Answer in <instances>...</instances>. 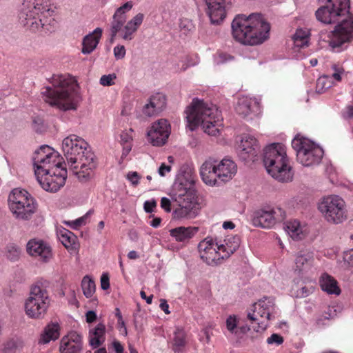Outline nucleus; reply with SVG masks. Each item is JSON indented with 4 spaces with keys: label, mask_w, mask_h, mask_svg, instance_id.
<instances>
[{
    "label": "nucleus",
    "mask_w": 353,
    "mask_h": 353,
    "mask_svg": "<svg viewBox=\"0 0 353 353\" xmlns=\"http://www.w3.org/2000/svg\"><path fill=\"white\" fill-rule=\"evenodd\" d=\"M334 85L332 77L330 75H323L320 77L316 81V90L319 93H323Z\"/></svg>",
    "instance_id": "a19ab883"
},
{
    "label": "nucleus",
    "mask_w": 353,
    "mask_h": 353,
    "mask_svg": "<svg viewBox=\"0 0 353 353\" xmlns=\"http://www.w3.org/2000/svg\"><path fill=\"white\" fill-rule=\"evenodd\" d=\"M179 27L181 30L183 31L185 34L192 31L194 29V25L192 22L187 19L181 20Z\"/></svg>",
    "instance_id": "864d4df0"
},
{
    "label": "nucleus",
    "mask_w": 353,
    "mask_h": 353,
    "mask_svg": "<svg viewBox=\"0 0 353 353\" xmlns=\"http://www.w3.org/2000/svg\"><path fill=\"white\" fill-rule=\"evenodd\" d=\"M292 146L296 152L297 161L303 166H312L321 162L323 150L310 139L298 135L292 141Z\"/></svg>",
    "instance_id": "f8f14e48"
},
{
    "label": "nucleus",
    "mask_w": 353,
    "mask_h": 353,
    "mask_svg": "<svg viewBox=\"0 0 353 353\" xmlns=\"http://www.w3.org/2000/svg\"><path fill=\"white\" fill-rule=\"evenodd\" d=\"M229 0H208L205 1L207 5V14L212 24H219L226 16L225 6Z\"/></svg>",
    "instance_id": "b1692460"
},
{
    "label": "nucleus",
    "mask_w": 353,
    "mask_h": 353,
    "mask_svg": "<svg viewBox=\"0 0 353 353\" xmlns=\"http://www.w3.org/2000/svg\"><path fill=\"white\" fill-rule=\"evenodd\" d=\"M105 326L103 323H98L94 327L89 330L88 341L92 348H97L105 340Z\"/></svg>",
    "instance_id": "7c9ffc66"
},
{
    "label": "nucleus",
    "mask_w": 353,
    "mask_h": 353,
    "mask_svg": "<svg viewBox=\"0 0 353 353\" xmlns=\"http://www.w3.org/2000/svg\"><path fill=\"white\" fill-rule=\"evenodd\" d=\"M85 317L88 323H92L97 319V314L94 311L90 310L86 312Z\"/></svg>",
    "instance_id": "338daca9"
},
{
    "label": "nucleus",
    "mask_w": 353,
    "mask_h": 353,
    "mask_svg": "<svg viewBox=\"0 0 353 353\" xmlns=\"http://www.w3.org/2000/svg\"><path fill=\"white\" fill-rule=\"evenodd\" d=\"M190 198L188 200L179 201V205L174 209L172 212V218L175 220L192 219L195 218L199 214L201 208L198 199L194 197V194H190Z\"/></svg>",
    "instance_id": "6ab92c4d"
},
{
    "label": "nucleus",
    "mask_w": 353,
    "mask_h": 353,
    "mask_svg": "<svg viewBox=\"0 0 353 353\" xmlns=\"http://www.w3.org/2000/svg\"><path fill=\"white\" fill-rule=\"evenodd\" d=\"M343 117L346 119H352L353 118V105H348L346 107L345 111L343 112Z\"/></svg>",
    "instance_id": "69168bd1"
},
{
    "label": "nucleus",
    "mask_w": 353,
    "mask_h": 353,
    "mask_svg": "<svg viewBox=\"0 0 353 353\" xmlns=\"http://www.w3.org/2000/svg\"><path fill=\"white\" fill-rule=\"evenodd\" d=\"M59 241L64 247L70 251H76L78 249L77 236L70 230L63 228L57 232Z\"/></svg>",
    "instance_id": "473e14b6"
},
{
    "label": "nucleus",
    "mask_w": 353,
    "mask_h": 353,
    "mask_svg": "<svg viewBox=\"0 0 353 353\" xmlns=\"http://www.w3.org/2000/svg\"><path fill=\"white\" fill-rule=\"evenodd\" d=\"M338 263L343 268L353 267V248L343 252L342 259H339Z\"/></svg>",
    "instance_id": "37998d69"
},
{
    "label": "nucleus",
    "mask_w": 353,
    "mask_h": 353,
    "mask_svg": "<svg viewBox=\"0 0 353 353\" xmlns=\"http://www.w3.org/2000/svg\"><path fill=\"white\" fill-rule=\"evenodd\" d=\"M156 206H157V203L154 199L145 201L143 204L144 210L148 213H150V212H153V210L156 208Z\"/></svg>",
    "instance_id": "bf43d9fd"
},
{
    "label": "nucleus",
    "mask_w": 353,
    "mask_h": 353,
    "mask_svg": "<svg viewBox=\"0 0 353 353\" xmlns=\"http://www.w3.org/2000/svg\"><path fill=\"white\" fill-rule=\"evenodd\" d=\"M8 202L10 212L18 220H29L37 210V202L24 189H13L9 194Z\"/></svg>",
    "instance_id": "9d476101"
},
{
    "label": "nucleus",
    "mask_w": 353,
    "mask_h": 353,
    "mask_svg": "<svg viewBox=\"0 0 353 353\" xmlns=\"http://www.w3.org/2000/svg\"><path fill=\"white\" fill-rule=\"evenodd\" d=\"M117 315L119 316V329L122 332V333H123V334L124 336H127V334H128L127 327H126V326L125 325L124 321L122 319V316H121V315L120 314H118Z\"/></svg>",
    "instance_id": "e2e57ef3"
},
{
    "label": "nucleus",
    "mask_w": 353,
    "mask_h": 353,
    "mask_svg": "<svg viewBox=\"0 0 353 353\" xmlns=\"http://www.w3.org/2000/svg\"><path fill=\"white\" fill-rule=\"evenodd\" d=\"M198 249L201 259L208 265L214 266L221 263L216 240L208 236L199 243Z\"/></svg>",
    "instance_id": "a211bd4d"
},
{
    "label": "nucleus",
    "mask_w": 353,
    "mask_h": 353,
    "mask_svg": "<svg viewBox=\"0 0 353 353\" xmlns=\"http://www.w3.org/2000/svg\"><path fill=\"white\" fill-rule=\"evenodd\" d=\"M172 347L175 352H181L186 345V334L181 328H176L172 340Z\"/></svg>",
    "instance_id": "e433bc0d"
},
{
    "label": "nucleus",
    "mask_w": 353,
    "mask_h": 353,
    "mask_svg": "<svg viewBox=\"0 0 353 353\" xmlns=\"http://www.w3.org/2000/svg\"><path fill=\"white\" fill-rule=\"evenodd\" d=\"M171 171V166L169 165H166L165 163H163L161 164L159 170H158V174L163 177L166 176L168 173H169Z\"/></svg>",
    "instance_id": "680f3d73"
},
{
    "label": "nucleus",
    "mask_w": 353,
    "mask_h": 353,
    "mask_svg": "<svg viewBox=\"0 0 353 353\" xmlns=\"http://www.w3.org/2000/svg\"><path fill=\"white\" fill-rule=\"evenodd\" d=\"M332 74L330 75L332 77V81H336V82H340L342 80L343 76L345 74V70L343 67L333 65L332 66Z\"/></svg>",
    "instance_id": "c03bdc74"
},
{
    "label": "nucleus",
    "mask_w": 353,
    "mask_h": 353,
    "mask_svg": "<svg viewBox=\"0 0 353 353\" xmlns=\"http://www.w3.org/2000/svg\"><path fill=\"white\" fill-rule=\"evenodd\" d=\"M310 31L307 28L297 29L293 36L295 46L303 48L307 46L309 42Z\"/></svg>",
    "instance_id": "58836bf2"
},
{
    "label": "nucleus",
    "mask_w": 353,
    "mask_h": 353,
    "mask_svg": "<svg viewBox=\"0 0 353 353\" xmlns=\"http://www.w3.org/2000/svg\"><path fill=\"white\" fill-rule=\"evenodd\" d=\"M102 33L103 29L97 28L83 37L81 49V52L83 54H89L97 48L102 37Z\"/></svg>",
    "instance_id": "cd10ccee"
},
{
    "label": "nucleus",
    "mask_w": 353,
    "mask_h": 353,
    "mask_svg": "<svg viewBox=\"0 0 353 353\" xmlns=\"http://www.w3.org/2000/svg\"><path fill=\"white\" fill-rule=\"evenodd\" d=\"M274 306V300L270 297H265L252 305V309L248 312L247 316L254 332L262 333L267 329Z\"/></svg>",
    "instance_id": "9b49d317"
},
{
    "label": "nucleus",
    "mask_w": 353,
    "mask_h": 353,
    "mask_svg": "<svg viewBox=\"0 0 353 353\" xmlns=\"http://www.w3.org/2000/svg\"><path fill=\"white\" fill-rule=\"evenodd\" d=\"M126 178L133 186H137L139 183L141 176L137 172H129Z\"/></svg>",
    "instance_id": "6e6d98bb"
},
{
    "label": "nucleus",
    "mask_w": 353,
    "mask_h": 353,
    "mask_svg": "<svg viewBox=\"0 0 353 353\" xmlns=\"http://www.w3.org/2000/svg\"><path fill=\"white\" fill-rule=\"evenodd\" d=\"M267 343L269 345H279L283 343V338L278 334H272L267 339Z\"/></svg>",
    "instance_id": "5fc2aeb1"
},
{
    "label": "nucleus",
    "mask_w": 353,
    "mask_h": 353,
    "mask_svg": "<svg viewBox=\"0 0 353 353\" xmlns=\"http://www.w3.org/2000/svg\"><path fill=\"white\" fill-rule=\"evenodd\" d=\"M350 8V0H327L325 4L315 12V16L323 23H334L349 14Z\"/></svg>",
    "instance_id": "4468645a"
},
{
    "label": "nucleus",
    "mask_w": 353,
    "mask_h": 353,
    "mask_svg": "<svg viewBox=\"0 0 353 353\" xmlns=\"http://www.w3.org/2000/svg\"><path fill=\"white\" fill-rule=\"evenodd\" d=\"M170 125L168 120L160 119L152 123L147 132V139L153 146L163 145L170 134Z\"/></svg>",
    "instance_id": "f3484780"
},
{
    "label": "nucleus",
    "mask_w": 353,
    "mask_h": 353,
    "mask_svg": "<svg viewBox=\"0 0 353 353\" xmlns=\"http://www.w3.org/2000/svg\"><path fill=\"white\" fill-rule=\"evenodd\" d=\"M237 172V165L230 158L221 161L210 158L205 161L200 168V175L203 183L209 186H215L218 179L227 182Z\"/></svg>",
    "instance_id": "6e6552de"
},
{
    "label": "nucleus",
    "mask_w": 353,
    "mask_h": 353,
    "mask_svg": "<svg viewBox=\"0 0 353 353\" xmlns=\"http://www.w3.org/2000/svg\"><path fill=\"white\" fill-rule=\"evenodd\" d=\"M270 24L259 13L246 17L239 15L232 22V35L235 40L245 45H259L269 37Z\"/></svg>",
    "instance_id": "39448f33"
},
{
    "label": "nucleus",
    "mask_w": 353,
    "mask_h": 353,
    "mask_svg": "<svg viewBox=\"0 0 353 353\" xmlns=\"http://www.w3.org/2000/svg\"><path fill=\"white\" fill-rule=\"evenodd\" d=\"M21 254L20 247L11 245L8 248V257L12 261H17Z\"/></svg>",
    "instance_id": "a18cd8bd"
},
{
    "label": "nucleus",
    "mask_w": 353,
    "mask_h": 353,
    "mask_svg": "<svg viewBox=\"0 0 353 353\" xmlns=\"http://www.w3.org/2000/svg\"><path fill=\"white\" fill-rule=\"evenodd\" d=\"M284 230L293 240L296 241L301 240L307 233L306 227L302 225L297 220L287 221L285 223Z\"/></svg>",
    "instance_id": "c756f323"
},
{
    "label": "nucleus",
    "mask_w": 353,
    "mask_h": 353,
    "mask_svg": "<svg viewBox=\"0 0 353 353\" xmlns=\"http://www.w3.org/2000/svg\"><path fill=\"white\" fill-rule=\"evenodd\" d=\"M239 157L243 160L252 159L260 152V145L252 135L243 134L237 147Z\"/></svg>",
    "instance_id": "412c9836"
},
{
    "label": "nucleus",
    "mask_w": 353,
    "mask_h": 353,
    "mask_svg": "<svg viewBox=\"0 0 353 353\" xmlns=\"http://www.w3.org/2000/svg\"><path fill=\"white\" fill-rule=\"evenodd\" d=\"M344 17L328 33L329 46L332 49L340 48L353 40V15L348 14Z\"/></svg>",
    "instance_id": "2eb2a0df"
},
{
    "label": "nucleus",
    "mask_w": 353,
    "mask_h": 353,
    "mask_svg": "<svg viewBox=\"0 0 353 353\" xmlns=\"http://www.w3.org/2000/svg\"><path fill=\"white\" fill-rule=\"evenodd\" d=\"M161 208L166 212H170L171 201L167 197H162L161 199Z\"/></svg>",
    "instance_id": "052dcab7"
},
{
    "label": "nucleus",
    "mask_w": 353,
    "mask_h": 353,
    "mask_svg": "<svg viewBox=\"0 0 353 353\" xmlns=\"http://www.w3.org/2000/svg\"><path fill=\"white\" fill-rule=\"evenodd\" d=\"M101 288L103 290L110 288V278L108 273H103L101 276Z\"/></svg>",
    "instance_id": "13d9d810"
},
{
    "label": "nucleus",
    "mask_w": 353,
    "mask_h": 353,
    "mask_svg": "<svg viewBox=\"0 0 353 353\" xmlns=\"http://www.w3.org/2000/svg\"><path fill=\"white\" fill-rule=\"evenodd\" d=\"M83 350L82 334L71 331L63 336L60 341V353H81Z\"/></svg>",
    "instance_id": "4be33fe9"
},
{
    "label": "nucleus",
    "mask_w": 353,
    "mask_h": 353,
    "mask_svg": "<svg viewBox=\"0 0 353 353\" xmlns=\"http://www.w3.org/2000/svg\"><path fill=\"white\" fill-rule=\"evenodd\" d=\"M317 209L323 219L331 225L341 224L348 219L346 202L336 194L323 196L318 202Z\"/></svg>",
    "instance_id": "1a4fd4ad"
},
{
    "label": "nucleus",
    "mask_w": 353,
    "mask_h": 353,
    "mask_svg": "<svg viewBox=\"0 0 353 353\" xmlns=\"http://www.w3.org/2000/svg\"><path fill=\"white\" fill-rule=\"evenodd\" d=\"M173 190L176 199L179 201L188 200L190 196V194H194V197L196 199L198 196L196 195V190L191 187L190 184L186 182L183 183L181 181L176 182L174 184Z\"/></svg>",
    "instance_id": "72a5a7b5"
},
{
    "label": "nucleus",
    "mask_w": 353,
    "mask_h": 353,
    "mask_svg": "<svg viewBox=\"0 0 353 353\" xmlns=\"http://www.w3.org/2000/svg\"><path fill=\"white\" fill-rule=\"evenodd\" d=\"M149 103L152 104L153 108L156 109L159 112L162 111L166 105V98L165 96L162 93H157L152 96L149 99Z\"/></svg>",
    "instance_id": "79ce46f5"
},
{
    "label": "nucleus",
    "mask_w": 353,
    "mask_h": 353,
    "mask_svg": "<svg viewBox=\"0 0 353 353\" xmlns=\"http://www.w3.org/2000/svg\"><path fill=\"white\" fill-rule=\"evenodd\" d=\"M133 7L132 1H127L123 5L118 8L112 16L111 23H114V28L117 30V28L121 25L122 22L126 21V13L131 10Z\"/></svg>",
    "instance_id": "f704fd0d"
},
{
    "label": "nucleus",
    "mask_w": 353,
    "mask_h": 353,
    "mask_svg": "<svg viewBox=\"0 0 353 353\" xmlns=\"http://www.w3.org/2000/svg\"><path fill=\"white\" fill-rule=\"evenodd\" d=\"M87 214L73 221H65V223L72 229L77 230L86 224Z\"/></svg>",
    "instance_id": "de8ad7c7"
},
{
    "label": "nucleus",
    "mask_w": 353,
    "mask_h": 353,
    "mask_svg": "<svg viewBox=\"0 0 353 353\" xmlns=\"http://www.w3.org/2000/svg\"><path fill=\"white\" fill-rule=\"evenodd\" d=\"M112 345L115 351V353H123V347L119 341L117 340L114 341L112 343Z\"/></svg>",
    "instance_id": "0e129e2a"
},
{
    "label": "nucleus",
    "mask_w": 353,
    "mask_h": 353,
    "mask_svg": "<svg viewBox=\"0 0 353 353\" xmlns=\"http://www.w3.org/2000/svg\"><path fill=\"white\" fill-rule=\"evenodd\" d=\"M234 60V57L226 53H219L215 58L214 61L216 64H223Z\"/></svg>",
    "instance_id": "603ef678"
},
{
    "label": "nucleus",
    "mask_w": 353,
    "mask_h": 353,
    "mask_svg": "<svg viewBox=\"0 0 353 353\" xmlns=\"http://www.w3.org/2000/svg\"><path fill=\"white\" fill-rule=\"evenodd\" d=\"M318 283L321 290L327 295L338 296L341 294L339 283L327 272L320 275Z\"/></svg>",
    "instance_id": "bb28decb"
},
{
    "label": "nucleus",
    "mask_w": 353,
    "mask_h": 353,
    "mask_svg": "<svg viewBox=\"0 0 353 353\" xmlns=\"http://www.w3.org/2000/svg\"><path fill=\"white\" fill-rule=\"evenodd\" d=\"M285 217V211L280 207H276L268 210L258 211L254 217L253 222L256 226L263 228H270L277 221L283 220Z\"/></svg>",
    "instance_id": "aec40b11"
},
{
    "label": "nucleus",
    "mask_w": 353,
    "mask_h": 353,
    "mask_svg": "<svg viewBox=\"0 0 353 353\" xmlns=\"http://www.w3.org/2000/svg\"><path fill=\"white\" fill-rule=\"evenodd\" d=\"M239 323V319L236 315H230L226 319V328L232 334L235 332Z\"/></svg>",
    "instance_id": "49530a36"
},
{
    "label": "nucleus",
    "mask_w": 353,
    "mask_h": 353,
    "mask_svg": "<svg viewBox=\"0 0 353 353\" xmlns=\"http://www.w3.org/2000/svg\"><path fill=\"white\" fill-rule=\"evenodd\" d=\"M199 228L193 226H179L170 230V235L177 242H185L193 238Z\"/></svg>",
    "instance_id": "c85d7f7f"
},
{
    "label": "nucleus",
    "mask_w": 353,
    "mask_h": 353,
    "mask_svg": "<svg viewBox=\"0 0 353 353\" xmlns=\"http://www.w3.org/2000/svg\"><path fill=\"white\" fill-rule=\"evenodd\" d=\"M62 150L69 169L81 182H86L94 176L96 168L94 154L88 143L76 134H70L62 141Z\"/></svg>",
    "instance_id": "f03ea898"
},
{
    "label": "nucleus",
    "mask_w": 353,
    "mask_h": 353,
    "mask_svg": "<svg viewBox=\"0 0 353 353\" xmlns=\"http://www.w3.org/2000/svg\"><path fill=\"white\" fill-rule=\"evenodd\" d=\"M60 336V325L57 322H51L45 327L39 339V344H48L56 341Z\"/></svg>",
    "instance_id": "2f4dec72"
},
{
    "label": "nucleus",
    "mask_w": 353,
    "mask_h": 353,
    "mask_svg": "<svg viewBox=\"0 0 353 353\" xmlns=\"http://www.w3.org/2000/svg\"><path fill=\"white\" fill-rule=\"evenodd\" d=\"M134 130L132 128L122 131L120 134L122 144H130L133 139Z\"/></svg>",
    "instance_id": "09e8293b"
},
{
    "label": "nucleus",
    "mask_w": 353,
    "mask_h": 353,
    "mask_svg": "<svg viewBox=\"0 0 353 353\" xmlns=\"http://www.w3.org/2000/svg\"><path fill=\"white\" fill-rule=\"evenodd\" d=\"M27 252L43 262L49 261L52 257L50 246L42 240L31 239L26 245Z\"/></svg>",
    "instance_id": "5701e85b"
},
{
    "label": "nucleus",
    "mask_w": 353,
    "mask_h": 353,
    "mask_svg": "<svg viewBox=\"0 0 353 353\" xmlns=\"http://www.w3.org/2000/svg\"><path fill=\"white\" fill-rule=\"evenodd\" d=\"M221 261L229 258L240 246L241 241L238 236L227 235L224 239L216 241Z\"/></svg>",
    "instance_id": "393cba45"
},
{
    "label": "nucleus",
    "mask_w": 353,
    "mask_h": 353,
    "mask_svg": "<svg viewBox=\"0 0 353 353\" xmlns=\"http://www.w3.org/2000/svg\"><path fill=\"white\" fill-rule=\"evenodd\" d=\"M259 109L257 101L248 97H240L235 107L236 113L248 119H252Z\"/></svg>",
    "instance_id": "a878e982"
},
{
    "label": "nucleus",
    "mask_w": 353,
    "mask_h": 353,
    "mask_svg": "<svg viewBox=\"0 0 353 353\" xmlns=\"http://www.w3.org/2000/svg\"><path fill=\"white\" fill-rule=\"evenodd\" d=\"M52 14L48 0H25L19 18L23 26L36 32L50 21Z\"/></svg>",
    "instance_id": "0eeeda50"
},
{
    "label": "nucleus",
    "mask_w": 353,
    "mask_h": 353,
    "mask_svg": "<svg viewBox=\"0 0 353 353\" xmlns=\"http://www.w3.org/2000/svg\"><path fill=\"white\" fill-rule=\"evenodd\" d=\"M117 75L114 73L103 75L100 79V83L103 86H110L114 84Z\"/></svg>",
    "instance_id": "8fccbe9b"
},
{
    "label": "nucleus",
    "mask_w": 353,
    "mask_h": 353,
    "mask_svg": "<svg viewBox=\"0 0 353 353\" xmlns=\"http://www.w3.org/2000/svg\"><path fill=\"white\" fill-rule=\"evenodd\" d=\"M200 63V57L198 54H188L180 60L177 72H185L189 68L194 67Z\"/></svg>",
    "instance_id": "4c0bfd02"
},
{
    "label": "nucleus",
    "mask_w": 353,
    "mask_h": 353,
    "mask_svg": "<svg viewBox=\"0 0 353 353\" xmlns=\"http://www.w3.org/2000/svg\"><path fill=\"white\" fill-rule=\"evenodd\" d=\"M50 302L47 290L39 285H33L24 303L26 314L33 319H43L46 314Z\"/></svg>",
    "instance_id": "ddd939ff"
},
{
    "label": "nucleus",
    "mask_w": 353,
    "mask_h": 353,
    "mask_svg": "<svg viewBox=\"0 0 353 353\" xmlns=\"http://www.w3.org/2000/svg\"><path fill=\"white\" fill-rule=\"evenodd\" d=\"M144 15L142 13H138L130 19L126 23L122 22L119 28L117 30L114 28V23L110 24V41L113 42L117 35H119L123 40L132 41L134 34L143 21Z\"/></svg>",
    "instance_id": "dca6fc26"
},
{
    "label": "nucleus",
    "mask_w": 353,
    "mask_h": 353,
    "mask_svg": "<svg viewBox=\"0 0 353 353\" xmlns=\"http://www.w3.org/2000/svg\"><path fill=\"white\" fill-rule=\"evenodd\" d=\"M184 113L186 128L190 131L194 130L201 125L203 132L208 135L217 137L220 134L223 128V117L216 106L194 98Z\"/></svg>",
    "instance_id": "20e7f679"
},
{
    "label": "nucleus",
    "mask_w": 353,
    "mask_h": 353,
    "mask_svg": "<svg viewBox=\"0 0 353 353\" xmlns=\"http://www.w3.org/2000/svg\"><path fill=\"white\" fill-rule=\"evenodd\" d=\"M114 57L117 60L124 59L126 54V50L123 45L118 44L113 49Z\"/></svg>",
    "instance_id": "3c124183"
},
{
    "label": "nucleus",
    "mask_w": 353,
    "mask_h": 353,
    "mask_svg": "<svg viewBox=\"0 0 353 353\" xmlns=\"http://www.w3.org/2000/svg\"><path fill=\"white\" fill-rule=\"evenodd\" d=\"M313 257L310 254L299 253L295 258V270L301 272L312 266Z\"/></svg>",
    "instance_id": "c9c22d12"
},
{
    "label": "nucleus",
    "mask_w": 353,
    "mask_h": 353,
    "mask_svg": "<svg viewBox=\"0 0 353 353\" xmlns=\"http://www.w3.org/2000/svg\"><path fill=\"white\" fill-rule=\"evenodd\" d=\"M36 179L46 191L55 192L65 185L67 170L62 157L48 145H42L32 157Z\"/></svg>",
    "instance_id": "f257e3e1"
},
{
    "label": "nucleus",
    "mask_w": 353,
    "mask_h": 353,
    "mask_svg": "<svg viewBox=\"0 0 353 353\" xmlns=\"http://www.w3.org/2000/svg\"><path fill=\"white\" fill-rule=\"evenodd\" d=\"M81 289L83 294L86 298H91L96 291V285L92 278L89 276H85L81 281Z\"/></svg>",
    "instance_id": "ea45409f"
},
{
    "label": "nucleus",
    "mask_w": 353,
    "mask_h": 353,
    "mask_svg": "<svg viewBox=\"0 0 353 353\" xmlns=\"http://www.w3.org/2000/svg\"><path fill=\"white\" fill-rule=\"evenodd\" d=\"M159 307L166 314H170V311L169 310V305L168 304L165 299H161Z\"/></svg>",
    "instance_id": "774afa93"
},
{
    "label": "nucleus",
    "mask_w": 353,
    "mask_h": 353,
    "mask_svg": "<svg viewBox=\"0 0 353 353\" xmlns=\"http://www.w3.org/2000/svg\"><path fill=\"white\" fill-rule=\"evenodd\" d=\"M143 113L147 117H152L159 113L150 103H146L143 108Z\"/></svg>",
    "instance_id": "4d7b16f0"
},
{
    "label": "nucleus",
    "mask_w": 353,
    "mask_h": 353,
    "mask_svg": "<svg viewBox=\"0 0 353 353\" xmlns=\"http://www.w3.org/2000/svg\"><path fill=\"white\" fill-rule=\"evenodd\" d=\"M51 86L42 93L44 100L61 110H74L81 101L79 85L70 75L57 74L51 79Z\"/></svg>",
    "instance_id": "7ed1b4c3"
},
{
    "label": "nucleus",
    "mask_w": 353,
    "mask_h": 353,
    "mask_svg": "<svg viewBox=\"0 0 353 353\" xmlns=\"http://www.w3.org/2000/svg\"><path fill=\"white\" fill-rule=\"evenodd\" d=\"M263 163L267 172L276 180L289 182L293 172L289 164L286 147L282 143H272L264 149Z\"/></svg>",
    "instance_id": "423d86ee"
}]
</instances>
